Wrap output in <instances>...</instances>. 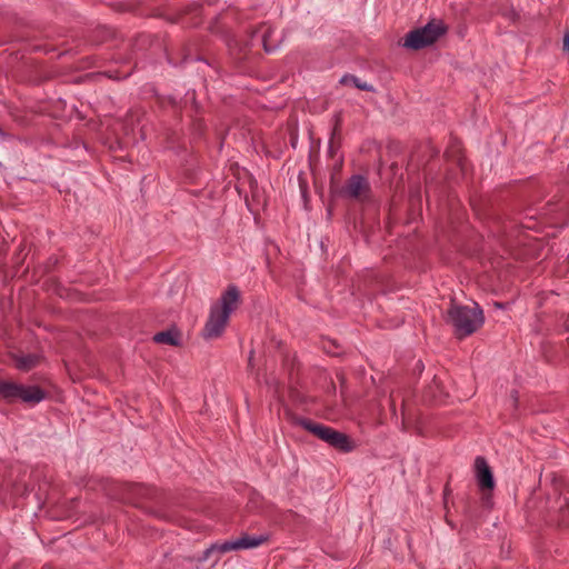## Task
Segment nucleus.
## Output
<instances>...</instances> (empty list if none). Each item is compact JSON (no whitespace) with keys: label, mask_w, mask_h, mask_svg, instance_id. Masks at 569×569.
<instances>
[{"label":"nucleus","mask_w":569,"mask_h":569,"mask_svg":"<svg viewBox=\"0 0 569 569\" xmlns=\"http://www.w3.org/2000/svg\"><path fill=\"white\" fill-rule=\"evenodd\" d=\"M282 42H283V34L278 33L274 30H269L263 36V47L267 52L276 51L278 48H280Z\"/></svg>","instance_id":"nucleus-12"},{"label":"nucleus","mask_w":569,"mask_h":569,"mask_svg":"<svg viewBox=\"0 0 569 569\" xmlns=\"http://www.w3.org/2000/svg\"><path fill=\"white\" fill-rule=\"evenodd\" d=\"M475 478L478 487L481 491H493L496 487L493 471L487 459L482 456H478L473 463Z\"/></svg>","instance_id":"nucleus-6"},{"label":"nucleus","mask_w":569,"mask_h":569,"mask_svg":"<svg viewBox=\"0 0 569 569\" xmlns=\"http://www.w3.org/2000/svg\"><path fill=\"white\" fill-rule=\"evenodd\" d=\"M16 366L20 370H29L39 362V358L36 356H20L14 358Z\"/></svg>","instance_id":"nucleus-15"},{"label":"nucleus","mask_w":569,"mask_h":569,"mask_svg":"<svg viewBox=\"0 0 569 569\" xmlns=\"http://www.w3.org/2000/svg\"><path fill=\"white\" fill-rule=\"evenodd\" d=\"M269 540V535L260 536H248L243 535L240 538L233 540L237 550L256 548Z\"/></svg>","instance_id":"nucleus-9"},{"label":"nucleus","mask_w":569,"mask_h":569,"mask_svg":"<svg viewBox=\"0 0 569 569\" xmlns=\"http://www.w3.org/2000/svg\"><path fill=\"white\" fill-rule=\"evenodd\" d=\"M447 321L453 327L458 338H465L477 331L485 322L482 309L475 301L467 305L451 300L447 311Z\"/></svg>","instance_id":"nucleus-2"},{"label":"nucleus","mask_w":569,"mask_h":569,"mask_svg":"<svg viewBox=\"0 0 569 569\" xmlns=\"http://www.w3.org/2000/svg\"><path fill=\"white\" fill-rule=\"evenodd\" d=\"M19 386L9 380H0V400L13 402L18 399Z\"/></svg>","instance_id":"nucleus-11"},{"label":"nucleus","mask_w":569,"mask_h":569,"mask_svg":"<svg viewBox=\"0 0 569 569\" xmlns=\"http://www.w3.org/2000/svg\"><path fill=\"white\" fill-rule=\"evenodd\" d=\"M563 327L567 331H569V315L566 317L565 321H563Z\"/></svg>","instance_id":"nucleus-19"},{"label":"nucleus","mask_w":569,"mask_h":569,"mask_svg":"<svg viewBox=\"0 0 569 569\" xmlns=\"http://www.w3.org/2000/svg\"><path fill=\"white\" fill-rule=\"evenodd\" d=\"M563 49L569 51V32L565 34V38H563Z\"/></svg>","instance_id":"nucleus-17"},{"label":"nucleus","mask_w":569,"mask_h":569,"mask_svg":"<svg viewBox=\"0 0 569 569\" xmlns=\"http://www.w3.org/2000/svg\"><path fill=\"white\" fill-rule=\"evenodd\" d=\"M539 230H538V223L536 222V229H535V232L537 233Z\"/></svg>","instance_id":"nucleus-21"},{"label":"nucleus","mask_w":569,"mask_h":569,"mask_svg":"<svg viewBox=\"0 0 569 569\" xmlns=\"http://www.w3.org/2000/svg\"><path fill=\"white\" fill-rule=\"evenodd\" d=\"M551 226H563V221L560 218H555L551 222Z\"/></svg>","instance_id":"nucleus-18"},{"label":"nucleus","mask_w":569,"mask_h":569,"mask_svg":"<svg viewBox=\"0 0 569 569\" xmlns=\"http://www.w3.org/2000/svg\"><path fill=\"white\" fill-rule=\"evenodd\" d=\"M553 492L548 493L540 513L545 521L557 527H569V498L561 495L565 479L552 476Z\"/></svg>","instance_id":"nucleus-3"},{"label":"nucleus","mask_w":569,"mask_h":569,"mask_svg":"<svg viewBox=\"0 0 569 569\" xmlns=\"http://www.w3.org/2000/svg\"><path fill=\"white\" fill-rule=\"evenodd\" d=\"M431 397L439 405H448L449 403V391L446 386L441 382L435 381L430 387Z\"/></svg>","instance_id":"nucleus-13"},{"label":"nucleus","mask_w":569,"mask_h":569,"mask_svg":"<svg viewBox=\"0 0 569 569\" xmlns=\"http://www.w3.org/2000/svg\"><path fill=\"white\" fill-rule=\"evenodd\" d=\"M341 82L342 83H348V82H351L352 84H355L358 89L360 90H365V91H373V88L372 86L366 83V82H361L359 79L355 78V77H348V76H345L342 79H341Z\"/></svg>","instance_id":"nucleus-16"},{"label":"nucleus","mask_w":569,"mask_h":569,"mask_svg":"<svg viewBox=\"0 0 569 569\" xmlns=\"http://www.w3.org/2000/svg\"><path fill=\"white\" fill-rule=\"evenodd\" d=\"M240 292L236 286H229L220 299L211 306L208 319L202 329L206 340L217 339L222 336L228 325L230 315L237 308Z\"/></svg>","instance_id":"nucleus-1"},{"label":"nucleus","mask_w":569,"mask_h":569,"mask_svg":"<svg viewBox=\"0 0 569 569\" xmlns=\"http://www.w3.org/2000/svg\"><path fill=\"white\" fill-rule=\"evenodd\" d=\"M447 31L441 20H431L426 26L410 31L402 43L405 48L419 50L433 44Z\"/></svg>","instance_id":"nucleus-4"},{"label":"nucleus","mask_w":569,"mask_h":569,"mask_svg":"<svg viewBox=\"0 0 569 569\" xmlns=\"http://www.w3.org/2000/svg\"><path fill=\"white\" fill-rule=\"evenodd\" d=\"M369 191V184L367 180L361 176H353L348 183L347 193L353 199H360L366 196Z\"/></svg>","instance_id":"nucleus-8"},{"label":"nucleus","mask_w":569,"mask_h":569,"mask_svg":"<svg viewBox=\"0 0 569 569\" xmlns=\"http://www.w3.org/2000/svg\"><path fill=\"white\" fill-rule=\"evenodd\" d=\"M552 476H556V473H550V479L552 480ZM546 478H549V475H546ZM558 478H562L561 476H558ZM551 485H553V482L551 481ZM555 488V486H552V489Z\"/></svg>","instance_id":"nucleus-20"},{"label":"nucleus","mask_w":569,"mask_h":569,"mask_svg":"<svg viewBox=\"0 0 569 569\" xmlns=\"http://www.w3.org/2000/svg\"><path fill=\"white\" fill-rule=\"evenodd\" d=\"M233 550H237L233 540L226 541L223 543H212L203 551L202 556L198 559V561H207L212 553H226Z\"/></svg>","instance_id":"nucleus-10"},{"label":"nucleus","mask_w":569,"mask_h":569,"mask_svg":"<svg viewBox=\"0 0 569 569\" xmlns=\"http://www.w3.org/2000/svg\"><path fill=\"white\" fill-rule=\"evenodd\" d=\"M46 398V392L38 386H19L18 399L26 403H39Z\"/></svg>","instance_id":"nucleus-7"},{"label":"nucleus","mask_w":569,"mask_h":569,"mask_svg":"<svg viewBox=\"0 0 569 569\" xmlns=\"http://www.w3.org/2000/svg\"><path fill=\"white\" fill-rule=\"evenodd\" d=\"M154 341L159 343H168L170 346L179 345V333L174 330L159 332L154 336Z\"/></svg>","instance_id":"nucleus-14"},{"label":"nucleus","mask_w":569,"mask_h":569,"mask_svg":"<svg viewBox=\"0 0 569 569\" xmlns=\"http://www.w3.org/2000/svg\"><path fill=\"white\" fill-rule=\"evenodd\" d=\"M302 427L321 440L326 441L330 446L338 448L345 452H349L355 448L353 442L349 439V437L342 432H339L329 427H325L322 425H316L310 421H302Z\"/></svg>","instance_id":"nucleus-5"}]
</instances>
